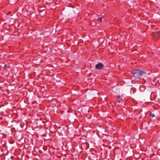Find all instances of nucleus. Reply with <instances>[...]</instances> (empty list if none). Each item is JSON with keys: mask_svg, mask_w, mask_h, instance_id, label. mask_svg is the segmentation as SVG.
I'll return each instance as SVG.
<instances>
[{"mask_svg": "<svg viewBox=\"0 0 160 160\" xmlns=\"http://www.w3.org/2000/svg\"><path fill=\"white\" fill-rule=\"evenodd\" d=\"M132 73L133 77L136 78H139L142 76L146 74L145 72L139 70H133Z\"/></svg>", "mask_w": 160, "mask_h": 160, "instance_id": "1", "label": "nucleus"}, {"mask_svg": "<svg viewBox=\"0 0 160 160\" xmlns=\"http://www.w3.org/2000/svg\"><path fill=\"white\" fill-rule=\"evenodd\" d=\"M152 36L153 39L155 40H157L160 37V33L158 32H153L152 33Z\"/></svg>", "mask_w": 160, "mask_h": 160, "instance_id": "2", "label": "nucleus"}, {"mask_svg": "<svg viewBox=\"0 0 160 160\" xmlns=\"http://www.w3.org/2000/svg\"><path fill=\"white\" fill-rule=\"evenodd\" d=\"M103 67V65L101 63H98L95 66V67L97 69H100Z\"/></svg>", "mask_w": 160, "mask_h": 160, "instance_id": "3", "label": "nucleus"}, {"mask_svg": "<svg viewBox=\"0 0 160 160\" xmlns=\"http://www.w3.org/2000/svg\"><path fill=\"white\" fill-rule=\"evenodd\" d=\"M150 116L152 117H153L155 116L154 114L152 113H151Z\"/></svg>", "mask_w": 160, "mask_h": 160, "instance_id": "4", "label": "nucleus"}, {"mask_svg": "<svg viewBox=\"0 0 160 160\" xmlns=\"http://www.w3.org/2000/svg\"><path fill=\"white\" fill-rule=\"evenodd\" d=\"M98 20L99 22H101L102 21V18H98Z\"/></svg>", "mask_w": 160, "mask_h": 160, "instance_id": "5", "label": "nucleus"}, {"mask_svg": "<svg viewBox=\"0 0 160 160\" xmlns=\"http://www.w3.org/2000/svg\"><path fill=\"white\" fill-rule=\"evenodd\" d=\"M3 69H5L6 68V66L5 65L3 67Z\"/></svg>", "mask_w": 160, "mask_h": 160, "instance_id": "6", "label": "nucleus"}, {"mask_svg": "<svg viewBox=\"0 0 160 160\" xmlns=\"http://www.w3.org/2000/svg\"><path fill=\"white\" fill-rule=\"evenodd\" d=\"M118 102H120V100H118Z\"/></svg>", "mask_w": 160, "mask_h": 160, "instance_id": "7", "label": "nucleus"}, {"mask_svg": "<svg viewBox=\"0 0 160 160\" xmlns=\"http://www.w3.org/2000/svg\"><path fill=\"white\" fill-rule=\"evenodd\" d=\"M119 98V97H118V98Z\"/></svg>", "mask_w": 160, "mask_h": 160, "instance_id": "8", "label": "nucleus"}]
</instances>
